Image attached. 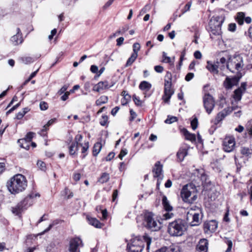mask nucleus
<instances>
[{"instance_id":"6ab92c4d","label":"nucleus","mask_w":252,"mask_h":252,"mask_svg":"<svg viewBox=\"0 0 252 252\" xmlns=\"http://www.w3.org/2000/svg\"><path fill=\"white\" fill-rule=\"evenodd\" d=\"M110 87L108 81H100L94 87L93 91L99 92L102 90L108 89Z\"/></svg>"},{"instance_id":"412c9836","label":"nucleus","mask_w":252,"mask_h":252,"mask_svg":"<svg viewBox=\"0 0 252 252\" xmlns=\"http://www.w3.org/2000/svg\"><path fill=\"white\" fill-rule=\"evenodd\" d=\"M196 214L191 219V220L189 222L191 226H197L200 223V219L199 218L200 214L201 213L200 208H196Z\"/></svg>"},{"instance_id":"e2e57ef3","label":"nucleus","mask_w":252,"mask_h":252,"mask_svg":"<svg viewBox=\"0 0 252 252\" xmlns=\"http://www.w3.org/2000/svg\"><path fill=\"white\" fill-rule=\"evenodd\" d=\"M151 9V6L149 4H146L141 10L140 14H143L148 11Z\"/></svg>"},{"instance_id":"c9c22d12","label":"nucleus","mask_w":252,"mask_h":252,"mask_svg":"<svg viewBox=\"0 0 252 252\" xmlns=\"http://www.w3.org/2000/svg\"><path fill=\"white\" fill-rule=\"evenodd\" d=\"M245 17L244 13L241 12L237 13L236 20L240 25H242L244 23Z\"/></svg>"},{"instance_id":"9d476101","label":"nucleus","mask_w":252,"mask_h":252,"mask_svg":"<svg viewBox=\"0 0 252 252\" xmlns=\"http://www.w3.org/2000/svg\"><path fill=\"white\" fill-rule=\"evenodd\" d=\"M235 141L233 137H226L223 141V149L226 152H231L235 148Z\"/></svg>"},{"instance_id":"a878e982","label":"nucleus","mask_w":252,"mask_h":252,"mask_svg":"<svg viewBox=\"0 0 252 252\" xmlns=\"http://www.w3.org/2000/svg\"><path fill=\"white\" fill-rule=\"evenodd\" d=\"M162 204L163 208L166 211H171L173 207L170 205V203L166 196L164 195L162 199Z\"/></svg>"},{"instance_id":"4468645a","label":"nucleus","mask_w":252,"mask_h":252,"mask_svg":"<svg viewBox=\"0 0 252 252\" xmlns=\"http://www.w3.org/2000/svg\"><path fill=\"white\" fill-rule=\"evenodd\" d=\"M218 228V222L215 220L205 222L204 224V229L205 233L213 232Z\"/></svg>"},{"instance_id":"ea45409f","label":"nucleus","mask_w":252,"mask_h":252,"mask_svg":"<svg viewBox=\"0 0 252 252\" xmlns=\"http://www.w3.org/2000/svg\"><path fill=\"white\" fill-rule=\"evenodd\" d=\"M216 63L219 65V67L221 70L223 69L225 64H227L226 59L224 57L220 58V61H217Z\"/></svg>"},{"instance_id":"a19ab883","label":"nucleus","mask_w":252,"mask_h":252,"mask_svg":"<svg viewBox=\"0 0 252 252\" xmlns=\"http://www.w3.org/2000/svg\"><path fill=\"white\" fill-rule=\"evenodd\" d=\"M55 121H56V119H51L50 120H49L48 122V123H47V124L43 126V128L41 130V132L40 133V134L41 135H44V134H43L42 133H43L44 132H45V131H46L47 130V128L46 127H48V126H50L52 125L55 122Z\"/></svg>"},{"instance_id":"5701e85b","label":"nucleus","mask_w":252,"mask_h":252,"mask_svg":"<svg viewBox=\"0 0 252 252\" xmlns=\"http://www.w3.org/2000/svg\"><path fill=\"white\" fill-rule=\"evenodd\" d=\"M87 220L91 225L96 227V228H101L102 226V224L100 222V221L97 220L96 219L94 218H92L90 217H87Z\"/></svg>"},{"instance_id":"4d7b16f0","label":"nucleus","mask_w":252,"mask_h":252,"mask_svg":"<svg viewBox=\"0 0 252 252\" xmlns=\"http://www.w3.org/2000/svg\"><path fill=\"white\" fill-rule=\"evenodd\" d=\"M226 243L228 246V248L227 250H226V252H230L231 250L232 247V242L231 240L229 239H227L226 241Z\"/></svg>"},{"instance_id":"052dcab7","label":"nucleus","mask_w":252,"mask_h":252,"mask_svg":"<svg viewBox=\"0 0 252 252\" xmlns=\"http://www.w3.org/2000/svg\"><path fill=\"white\" fill-rule=\"evenodd\" d=\"M191 5V2H188L185 6H184V9H182V13H185L186 12L189 10L190 6Z\"/></svg>"},{"instance_id":"f8f14e48","label":"nucleus","mask_w":252,"mask_h":252,"mask_svg":"<svg viewBox=\"0 0 252 252\" xmlns=\"http://www.w3.org/2000/svg\"><path fill=\"white\" fill-rule=\"evenodd\" d=\"M162 168L163 165L160 161H158L156 162L152 170L154 177L160 178V180H162L163 177Z\"/></svg>"},{"instance_id":"7ed1b4c3","label":"nucleus","mask_w":252,"mask_h":252,"mask_svg":"<svg viewBox=\"0 0 252 252\" xmlns=\"http://www.w3.org/2000/svg\"><path fill=\"white\" fill-rule=\"evenodd\" d=\"M224 20V17L222 16H214L210 19L207 29L211 38L221 35L222 33L221 27Z\"/></svg>"},{"instance_id":"58836bf2","label":"nucleus","mask_w":252,"mask_h":252,"mask_svg":"<svg viewBox=\"0 0 252 252\" xmlns=\"http://www.w3.org/2000/svg\"><path fill=\"white\" fill-rule=\"evenodd\" d=\"M21 62L25 64H28L32 63L34 61L33 59L31 57H22L20 58Z\"/></svg>"},{"instance_id":"1a4fd4ad","label":"nucleus","mask_w":252,"mask_h":252,"mask_svg":"<svg viewBox=\"0 0 252 252\" xmlns=\"http://www.w3.org/2000/svg\"><path fill=\"white\" fill-rule=\"evenodd\" d=\"M204 107L207 113L210 114L213 110L215 102L213 97L209 93H206L203 97Z\"/></svg>"},{"instance_id":"37998d69","label":"nucleus","mask_w":252,"mask_h":252,"mask_svg":"<svg viewBox=\"0 0 252 252\" xmlns=\"http://www.w3.org/2000/svg\"><path fill=\"white\" fill-rule=\"evenodd\" d=\"M170 211H166L164 214L162 215L161 220H167L172 218L173 216V214L170 212Z\"/></svg>"},{"instance_id":"09e8293b","label":"nucleus","mask_w":252,"mask_h":252,"mask_svg":"<svg viewBox=\"0 0 252 252\" xmlns=\"http://www.w3.org/2000/svg\"><path fill=\"white\" fill-rule=\"evenodd\" d=\"M34 134L33 132H29L27 134L25 138L23 139H25L26 141L31 142Z\"/></svg>"},{"instance_id":"bb28decb","label":"nucleus","mask_w":252,"mask_h":252,"mask_svg":"<svg viewBox=\"0 0 252 252\" xmlns=\"http://www.w3.org/2000/svg\"><path fill=\"white\" fill-rule=\"evenodd\" d=\"M183 132L185 137V138L191 142H194L196 140L195 135L189 133L186 129H183Z\"/></svg>"},{"instance_id":"7c9ffc66","label":"nucleus","mask_w":252,"mask_h":252,"mask_svg":"<svg viewBox=\"0 0 252 252\" xmlns=\"http://www.w3.org/2000/svg\"><path fill=\"white\" fill-rule=\"evenodd\" d=\"M243 92L241 89H237L234 92L233 98L236 101H239L241 99Z\"/></svg>"},{"instance_id":"a211bd4d","label":"nucleus","mask_w":252,"mask_h":252,"mask_svg":"<svg viewBox=\"0 0 252 252\" xmlns=\"http://www.w3.org/2000/svg\"><path fill=\"white\" fill-rule=\"evenodd\" d=\"M189 148V146L186 145L185 147H182L179 149L177 153V157L180 161H182L188 155Z\"/></svg>"},{"instance_id":"bf43d9fd","label":"nucleus","mask_w":252,"mask_h":252,"mask_svg":"<svg viewBox=\"0 0 252 252\" xmlns=\"http://www.w3.org/2000/svg\"><path fill=\"white\" fill-rule=\"evenodd\" d=\"M39 106L41 110H46L48 107V105L46 102L41 101L40 103Z\"/></svg>"},{"instance_id":"cd10ccee","label":"nucleus","mask_w":252,"mask_h":252,"mask_svg":"<svg viewBox=\"0 0 252 252\" xmlns=\"http://www.w3.org/2000/svg\"><path fill=\"white\" fill-rule=\"evenodd\" d=\"M240 152L244 156L251 157L252 155V149L246 147H242Z\"/></svg>"},{"instance_id":"9b49d317","label":"nucleus","mask_w":252,"mask_h":252,"mask_svg":"<svg viewBox=\"0 0 252 252\" xmlns=\"http://www.w3.org/2000/svg\"><path fill=\"white\" fill-rule=\"evenodd\" d=\"M79 246H83L81 239L78 237L72 238L70 241L69 251V252H77Z\"/></svg>"},{"instance_id":"393cba45","label":"nucleus","mask_w":252,"mask_h":252,"mask_svg":"<svg viewBox=\"0 0 252 252\" xmlns=\"http://www.w3.org/2000/svg\"><path fill=\"white\" fill-rule=\"evenodd\" d=\"M228 115L227 111L224 109L221 112H219L215 119V124H218L222 120Z\"/></svg>"},{"instance_id":"72a5a7b5","label":"nucleus","mask_w":252,"mask_h":252,"mask_svg":"<svg viewBox=\"0 0 252 252\" xmlns=\"http://www.w3.org/2000/svg\"><path fill=\"white\" fill-rule=\"evenodd\" d=\"M24 208V207L21 203H19L15 207L12 208V213L16 215H18Z\"/></svg>"},{"instance_id":"49530a36","label":"nucleus","mask_w":252,"mask_h":252,"mask_svg":"<svg viewBox=\"0 0 252 252\" xmlns=\"http://www.w3.org/2000/svg\"><path fill=\"white\" fill-rule=\"evenodd\" d=\"M108 122V116L106 115L102 116L99 121L100 124L102 126H105Z\"/></svg>"},{"instance_id":"79ce46f5","label":"nucleus","mask_w":252,"mask_h":252,"mask_svg":"<svg viewBox=\"0 0 252 252\" xmlns=\"http://www.w3.org/2000/svg\"><path fill=\"white\" fill-rule=\"evenodd\" d=\"M198 174H199L200 178L201 179V180L204 182H206L207 180V175L205 174L204 171L203 169L198 170Z\"/></svg>"},{"instance_id":"20e7f679","label":"nucleus","mask_w":252,"mask_h":252,"mask_svg":"<svg viewBox=\"0 0 252 252\" xmlns=\"http://www.w3.org/2000/svg\"><path fill=\"white\" fill-rule=\"evenodd\" d=\"M187 229L185 222L180 219L176 220L169 223L168 232L171 236H181Z\"/></svg>"},{"instance_id":"0eeeda50","label":"nucleus","mask_w":252,"mask_h":252,"mask_svg":"<svg viewBox=\"0 0 252 252\" xmlns=\"http://www.w3.org/2000/svg\"><path fill=\"white\" fill-rule=\"evenodd\" d=\"M242 59L240 56H234L229 59L226 67L231 72H234L235 70L238 71L242 68Z\"/></svg>"},{"instance_id":"680f3d73","label":"nucleus","mask_w":252,"mask_h":252,"mask_svg":"<svg viewBox=\"0 0 252 252\" xmlns=\"http://www.w3.org/2000/svg\"><path fill=\"white\" fill-rule=\"evenodd\" d=\"M166 252H180V250L178 247H170L166 250Z\"/></svg>"},{"instance_id":"4c0bfd02","label":"nucleus","mask_w":252,"mask_h":252,"mask_svg":"<svg viewBox=\"0 0 252 252\" xmlns=\"http://www.w3.org/2000/svg\"><path fill=\"white\" fill-rule=\"evenodd\" d=\"M18 142L22 148L26 150L29 149L30 142L26 141L25 139H20Z\"/></svg>"},{"instance_id":"864d4df0","label":"nucleus","mask_w":252,"mask_h":252,"mask_svg":"<svg viewBox=\"0 0 252 252\" xmlns=\"http://www.w3.org/2000/svg\"><path fill=\"white\" fill-rule=\"evenodd\" d=\"M129 29V26L128 25H126L119 30L117 31V33H119L120 34H123L125 32H126Z\"/></svg>"},{"instance_id":"ddd939ff","label":"nucleus","mask_w":252,"mask_h":252,"mask_svg":"<svg viewBox=\"0 0 252 252\" xmlns=\"http://www.w3.org/2000/svg\"><path fill=\"white\" fill-rule=\"evenodd\" d=\"M37 196H39L38 193H31L25 197L21 203L24 207V208H26L33 204L34 198Z\"/></svg>"},{"instance_id":"774afa93","label":"nucleus","mask_w":252,"mask_h":252,"mask_svg":"<svg viewBox=\"0 0 252 252\" xmlns=\"http://www.w3.org/2000/svg\"><path fill=\"white\" fill-rule=\"evenodd\" d=\"M193 77H194V74L193 73H191V72L188 73L185 77V80L187 81H189L193 78Z\"/></svg>"},{"instance_id":"e433bc0d","label":"nucleus","mask_w":252,"mask_h":252,"mask_svg":"<svg viewBox=\"0 0 252 252\" xmlns=\"http://www.w3.org/2000/svg\"><path fill=\"white\" fill-rule=\"evenodd\" d=\"M109 175L107 173H103L98 179V182L103 184L106 183L109 180Z\"/></svg>"},{"instance_id":"f257e3e1","label":"nucleus","mask_w":252,"mask_h":252,"mask_svg":"<svg viewBox=\"0 0 252 252\" xmlns=\"http://www.w3.org/2000/svg\"><path fill=\"white\" fill-rule=\"evenodd\" d=\"M27 187V181L26 177L18 174L12 177L7 183V187L12 194H17L25 190Z\"/></svg>"},{"instance_id":"c85d7f7f","label":"nucleus","mask_w":252,"mask_h":252,"mask_svg":"<svg viewBox=\"0 0 252 252\" xmlns=\"http://www.w3.org/2000/svg\"><path fill=\"white\" fill-rule=\"evenodd\" d=\"M152 87V85L147 81H143L141 82L139 86L140 90L148 91Z\"/></svg>"},{"instance_id":"8fccbe9b","label":"nucleus","mask_w":252,"mask_h":252,"mask_svg":"<svg viewBox=\"0 0 252 252\" xmlns=\"http://www.w3.org/2000/svg\"><path fill=\"white\" fill-rule=\"evenodd\" d=\"M162 62L166 63H171V59L169 57L167 56L165 52H163L162 53Z\"/></svg>"},{"instance_id":"2f4dec72","label":"nucleus","mask_w":252,"mask_h":252,"mask_svg":"<svg viewBox=\"0 0 252 252\" xmlns=\"http://www.w3.org/2000/svg\"><path fill=\"white\" fill-rule=\"evenodd\" d=\"M137 56L138 54H136V53H132L131 56L128 59L125 65V67H128L131 65L137 58Z\"/></svg>"},{"instance_id":"6e6d98bb","label":"nucleus","mask_w":252,"mask_h":252,"mask_svg":"<svg viewBox=\"0 0 252 252\" xmlns=\"http://www.w3.org/2000/svg\"><path fill=\"white\" fill-rule=\"evenodd\" d=\"M140 49V45L138 43H135L133 45V53L138 54V52Z\"/></svg>"},{"instance_id":"423d86ee","label":"nucleus","mask_w":252,"mask_h":252,"mask_svg":"<svg viewBox=\"0 0 252 252\" xmlns=\"http://www.w3.org/2000/svg\"><path fill=\"white\" fill-rule=\"evenodd\" d=\"M143 223L146 228L153 231H158L161 227L160 222L154 219V214L152 212H146L144 213Z\"/></svg>"},{"instance_id":"c03bdc74","label":"nucleus","mask_w":252,"mask_h":252,"mask_svg":"<svg viewBox=\"0 0 252 252\" xmlns=\"http://www.w3.org/2000/svg\"><path fill=\"white\" fill-rule=\"evenodd\" d=\"M177 120L178 119L176 117L168 116L167 118L165 120L164 122L166 124H171L177 121Z\"/></svg>"},{"instance_id":"2eb2a0df","label":"nucleus","mask_w":252,"mask_h":252,"mask_svg":"<svg viewBox=\"0 0 252 252\" xmlns=\"http://www.w3.org/2000/svg\"><path fill=\"white\" fill-rule=\"evenodd\" d=\"M16 34L12 36L10 39L11 42L14 46H16L20 44H21L23 41L22 34L21 32L20 28H17L16 29Z\"/></svg>"},{"instance_id":"39448f33","label":"nucleus","mask_w":252,"mask_h":252,"mask_svg":"<svg viewBox=\"0 0 252 252\" xmlns=\"http://www.w3.org/2000/svg\"><path fill=\"white\" fill-rule=\"evenodd\" d=\"M181 196L185 202L192 203L197 198V194L191 185H185L181 191Z\"/></svg>"},{"instance_id":"603ef678","label":"nucleus","mask_w":252,"mask_h":252,"mask_svg":"<svg viewBox=\"0 0 252 252\" xmlns=\"http://www.w3.org/2000/svg\"><path fill=\"white\" fill-rule=\"evenodd\" d=\"M131 96L130 95L123 96L121 100V103L123 105L126 104L130 100Z\"/></svg>"},{"instance_id":"69168bd1","label":"nucleus","mask_w":252,"mask_h":252,"mask_svg":"<svg viewBox=\"0 0 252 252\" xmlns=\"http://www.w3.org/2000/svg\"><path fill=\"white\" fill-rule=\"evenodd\" d=\"M127 153V151L126 149H122L119 155V158L122 159L123 157L125 156Z\"/></svg>"},{"instance_id":"b1692460","label":"nucleus","mask_w":252,"mask_h":252,"mask_svg":"<svg viewBox=\"0 0 252 252\" xmlns=\"http://www.w3.org/2000/svg\"><path fill=\"white\" fill-rule=\"evenodd\" d=\"M78 144L76 142H72L70 145L68 147L69 153L71 156L77 155L78 150Z\"/></svg>"},{"instance_id":"dca6fc26","label":"nucleus","mask_w":252,"mask_h":252,"mask_svg":"<svg viewBox=\"0 0 252 252\" xmlns=\"http://www.w3.org/2000/svg\"><path fill=\"white\" fill-rule=\"evenodd\" d=\"M208 249V242L206 239L199 240L196 248V252H207Z\"/></svg>"},{"instance_id":"0e129e2a","label":"nucleus","mask_w":252,"mask_h":252,"mask_svg":"<svg viewBox=\"0 0 252 252\" xmlns=\"http://www.w3.org/2000/svg\"><path fill=\"white\" fill-rule=\"evenodd\" d=\"M133 99L135 104L137 106H140L142 104V102L140 99L137 97L135 95L133 96Z\"/></svg>"},{"instance_id":"de8ad7c7","label":"nucleus","mask_w":252,"mask_h":252,"mask_svg":"<svg viewBox=\"0 0 252 252\" xmlns=\"http://www.w3.org/2000/svg\"><path fill=\"white\" fill-rule=\"evenodd\" d=\"M79 145L81 147H82V154H85L87 151V150L89 149V142H85L84 145H83L82 144H80Z\"/></svg>"},{"instance_id":"3c124183","label":"nucleus","mask_w":252,"mask_h":252,"mask_svg":"<svg viewBox=\"0 0 252 252\" xmlns=\"http://www.w3.org/2000/svg\"><path fill=\"white\" fill-rule=\"evenodd\" d=\"M37 165L41 170L45 171L46 169V164L43 161L38 160L37 162Z\"/></svg>"},{"instance_id":"f03ea898","label":"nucleus","mask_w":252,"mask_h":252,"mask_svg":"<svg viewBox=\"0 0 252 252\" xmlns=\"http://www.w3.org/2000/svg\"><path fill=\"white\" fill-rule=\"evenodd\" d=\"M145 242L146 243L147 249L148 250L151 243V239L149 236L145 235L143 238L139 236L132 238L130 243L127 244L128 252H142Z\"/></svg>"},{"instance_id":"f704fd0d","label":"nucleus","mask_w":252,"mask_h":252,"mask_svg":"<svg viewBox=\"0 0 252 252\" xmlns=\"http://www.w3.org/2000/svg\"><path fill=\"white\" fill-rule=\"evenodd\" d=\"M108 97L105 95L101 96L95 101V104L97 106H100L103 104H105L108 101Z\"/></svg>"},{"instance_id":"13d9d810","label":"nucleus","mask_w":252,"mask_h":252,"mask_svg":"<svg viewBox=\"0 0 252 252\" xmlns=\"http://www.w3.org/2000/svg\"><path fill=\"white\" fill-rule=\"evenodd\" d=\"M64 193L67 195V199L71 198L73 196V192H71L68 188H65L64 189Z\"/></svg>"},{"instance_id":"473e14b6","label":"nucleus","mask_w":252,"mask_h":252,"mask_svg":"<svg viewBox=\"0 0 252 252\" xmlns=\"http://www.w3.org/2000/svg\"><path fill=\"white\" fill-rule=\"evenodd\" d=\"M61 222V221L59 220H54L47 228L46 229H45L43 231L40 233L38 235H42L45 234L46 232L49 231L54 226L57 225L58 224L60 223Z\"/></svg>"},{"instance_id":"338daca9","label":"nucleus","mask_w":252,"mask_h":252,"mask_svg":"<svg viewBox=\"0 0 252 252\" xmlns=\"http://www.w3.org/2000/svg\"><path fill=\"white\" fill-rule=\"evenodd\" d=\"M83 138L82 135L78 134L75 136V141L74 142L77 143V144L79 145V142H80Z\"/></svg>"},{"instance_id":"5fc2aeb1","label":"nucleus","mask_w":252,"mask_h":252,"mask_svg":"<svg viewBox=\"0 0 252 252\" xmlns=\"http://www.w3.org/2000/svg\"><path fill=\"white\" fill-rule=\"evenodd\" d=\"M191 126L192 128V129L195 130L196 129L198 126V120L196 118H194L191 121Z\"/></svg>"},{"instance_id":"f3484780","label":"nucleus","mask_w":252,"mask_h":252,"mask_svg":"<svg viewBox=\"0 0 252 252\" xmlns=\"http://www.w3.org/2000/svg\"><path fill=\"white\" fill-rule=\"evenodd\" d=\"M239 79L237 77H234L232 78L227 77L224 81V86L227 89H230L232 87L236 85L239 82Z\"/></svg>"},{"instance_id":"a18cd8bd","label":"nucleus","mask_w":252,"mask_h":252,"mask_svg":"<svg viewBox=\"0 0 252 252\" xmlns=\"http://www.w3.org/2000/svg\"><path fill=\"white\" fill-rule=\"evenodd\" d=\"M246 128L248 133L252 136V119L249 121L246 125Z\"/></svg>"},{"instance_id":"c756f323","label":"nucleus","mask_w":252,"mask_h":252,"mask_svg":"<svg viewBox=\"0 0 252 252\" xmlns=\"http://www.w3.org/2000/svg\"><path fill=\"white\" fill-rule=\"evenodd\" d=\"M102 148V145L100 142H96L93 147V154L94 156H96L100 152Z\"/></svg>"},{"instance_id":"6e6552de","label":"nucleus","mask_w":252,"mask_h":252,"mask_svg":"<svg viewBox=\"0 0 252 252\" xmlns=\"http://www.w3.org/2000/svg\"><path fill=\"white\" fill-rule=\"evenodd\" d=\"M166 77L168 78L169 80H165L164 94L162 96V98L165 102L168 103L171 96L174 94V91L171 88L172 85L171 74L167 72Z\"/></svg>"},{"instance_id":"aec40b11","label":"nucleus","mask_w":252,"mask_h":252,"mask_svg":"<svg viewBox=\"0 0 252 252\" xmlns=\"http://www.w3.org/2000/svg\"><path fill=\"white\" fill-rule=\"evenodd\" d=\"M207 63L206 68L211 73L214 74H218V68H220L219 65H218L216 63H213L211 61H208Z\"/></svg>"},{"instance_id":"4be33fe9","label":"nucleus","mask_w":252,"mask_h":252,"mask_svg":"<svg viewBox=\"0 0 252 252\" xmlns=\"http://www.w3.org/2000/svg\"><path fill=\"white\" fill-rule=\"evenodd\" d=\"M196 208H200L196 206H192L191 207L187 213V220L189 222L191 220V219L196 214Z\"/></svg>"}]
</instances>
